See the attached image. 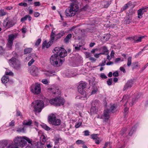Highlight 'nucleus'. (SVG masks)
I'll return each mask as SVG.
<instances>
[{
	"label": "nucleus",
	"mask_w": 148,
	"mask_h": 148,
	"mask_svg": "<svg viewBox=\"0 0 148 148\" xmlns=\"http://www.w3.org/2000/svg\"><path fill=\"white\" fill-rule=\"evenodd\" d=\"M15 145L20 146L21 147H24L27 144V142L32 145V140L27 137L25 136H17L13 140Z\"/></svg>",
	"instance_id": "f257e3e1"
},
{
	"label": "nucleus",
	"mask_w": 148,
	"mask_h": 148,
	"mask_svg": "<svg viewBox=\"0 0 148 148\" xmlns=\"http://www.w3.org/2000/svg\"><path fill=\"white\" fill-rule=\"evenodd\" d=\"M50 62L51 64L55 67H59L61 66L64 62V60L61 59L60 56L57 55L56 54L51 56Z\"/></svg>",
	"instance_id": "f03ea898"
},
{
	"label": "nucleus",
	"mask_w": 148,
	"mask_h": 148,
	"mask_svg": "<svg viewBox=\"0 0 148 148\" xmlns=\"http://www.w3.org/2000/svg\"><path fill=\"white\" fill-rule=\"evenodd\" d=\"M79 9L78 5L75 3H72L70 5L69 9H66L65 13L67 16H74Z\"/></svg>",
	"instance_id": "7ed1b4c3"
},
{
	"label": "nucleus",
	"mask_w": 148,
	"mask_h": 148,
	"mask_svg": "<svg viewBox=\"0 0 148 148\" xmlns=\"http://www.w3.org/2000/svg\"><path fill=\"white\" fill-rule=\"evenodd\" d=\"M48 121L50 123L56 126H58L61 123V120L56 118V115L54 114H51L49 116Z\"/></svg>",
	"instance_id": "20e7f679"
},
{
	"label": "nucleus",
	"mask_w": 148,
	"mask_h": 148,
	"mask_svg": "<svg viewBox=\"0 0 148 148\" xmlns=\"http://www.w3.org/2000/svg\"><path fill=\"white\" fill-rule=\"evenodd\" d=\"M50 103L56 106L63 105L65 102L64 99L61 97H56L50 99L49 101Z\"/></svg>",
	"instance_id": "39448f33"
},
{
	"label": "nucleus",
	"mask_w": 148,
	"mask_h": 148,
	"mask_svg": "<svg viewBox=\"0 0 148 148\" xmlns=\"http://www.w3.org/2000/svg\"><path fill=\"white\" fill-rule=\"evenodd\" d=\"M32 106H33L34 109L36 112H40L43 108L44 104L43 102L41 100H36L33 102Z\"/></svg>",
	"instance_id": "423d86ee"
},
{
	"label": "nucleus",
	"mask_w": 148,
	"mask_h": 148,
	"mask_svg": "<svg viewBox=\"0 0 148 148\" xmlns=\"http://www.w3.org/2000/svg\"><path fill=\"white\" fill-rule=\"evenodd\" d=\"M53 52L54 53L56 54L59 56L60 59L61 58L67 56L66 51L64 48L61 47H55L54 49Z\"/></svg>",
	"instance_id": "0eeeda50"
},
{
	"label": "nucleus",
	"mask_w": 148,
	"mask_h": 148,
	"mask_svg": "<svg viewBox=\"0 0 148 148\" xmlns=\"http://www.w3.org/2000/svg\"><path fill=\"white\" fill-rule=\"evenodd\" d=\"M9 63L12 67L16 70L19 69L21 68L20 61L14 57H12L9 60Z\"/></svg>",
	"instance_id": "6e6552de"
},
{
	"label": "nucleus",
	"mask_w": 148,
	"mask_h": 148,
	"mask_svg": "<svg viewBox=\"0 0 148 148\" xmlns=\"http://www.w3.org/2000/svg\"><path fill=\"white\" fill-rule=\"evenodd\" d=\"M18 35V33L14 34H11L8 36V43L7 47L9 50L11 49L13 45V41L14 39L16 38Z\"/></svg>",
	"instance_id": "1a4fd4ad"
},
{
	"label": "nucleus",
	"mask_w": 148,
	"mask_h": 148,
	"mask_svg": "<svg viewBox=\"0 0 148 148\" xmlns=\"http://www.w3.org/2000/svg\"><path fill=\"white\" fill-rule=\"evenodd\" d=\"M31 91L34 95H38L41 92L40 85V84H36L35 85H33L30 88Z\"/></svg>",
	"instance_id": "9d476101"
},
{
	"label": "nucleus",
	"mask_w": 148,
	"mask_h": 148,
	"mask_svg": "<svg viewBox=\"0 0 148 148\" xmlns=\"http://www.w3.org/2000/svg\"><path fill=\"white\" fill-rule=\"evenodd\" d=\"M29 71L31 74L33 76H38L39 71L37 67L33 65L29 69Z\"/></svg>",
	"instance_id": "9b49d317"
},
{
	"label": "nucleus",
	"mask_w": 148,
	"mask_h": 148,
	"mask_svg": "<svg viewBox=\"0 0 148 148\" xmlns=\"http://www.w3.org/2000/svg\"><path fill=\"white\" fill-rule=\"evenodd\" d=\"M110 116V110L109 109L104 110L103 113L100 117L99 116V118L102 119L104 122H108Z\"/></svg>",
	"instance_id": "f8f14e48"
},
{
	"label": "nucleus",
	"mask_w": 148,
	"mask_h": 148,
	"mask_svg": "<svg viewBox=\"0 0 148 148\" xmlns=\"http://www.w3.org/2000/svg\"><path fill=\"white\" fill-rule=\"evenodd\" d=\"M3 25L4 27L8 29L13 26L14 24L12 20L8 18L4 20Z\"/></svg>",
	"instance_id": "ddd939ff"
},
{
	"label": "nucleus",
	"mask_w": 148,
	"mask_h": 148,
	"mask_svg": "<svg viewBox=\"0 0 148 148\" xmlns=\"http://www.w3.org/2000/svg\"><path fill=\"white\" fill-rule=\"evenodd\" d=\"M12 141L8 140H0V148H5Z\"/></svg>",
	"instance_id": "4468645a"
},
{
	"label": "nucleus",
	"mask_w": 148,
	"mask_h": 148,
	"mask_svg": "<svg viewBox=\"0 0 148 148\" xmlns=\"http://www.w3.org/2000/svg\"><path fill=\"white\" fill-rule=\"evenodd\" d=\"M55 35V32H54L53 30H52L50 36V40L48 43L47 42V48L49 47L53 43L54 40Z\"/></svg>",
	"instance_id": "2eb2a0df"
},
{
	"label": "nucleus",
	"mask_w": 148,
	"mask_h": 148,
	"mask_svg": "<svg viewBox=\"0 0 148 148\" xmlns=\"http://www.w3.org/2000/svg\"><path fill=\"white\" fill-rule=\"evenodd\" d=\"M55 35V32H54L53 30H52L50 36V40L48 43L47 42V48L49 47L53 43L54 40Z\"/></svg>",
	"instance_id": "dca6fc26"
},
{
	"label": "nucleus",
	"mask_w": 148,
	"mask_h": 148,
	"mask_svg": "<svg viewBox=\"0 0 148 148\" xmlns=\"http://www.w3.org/2000/svg\"><path fill=\"white\" fill-rule=\"evenodd\" d=\"M134 83V82L133 80H128L125 86L123 89V90H126L128 88L131 87Z\"/></svg>",
	"instance_id": "f3484780"
},
{
	"label": "nucleus",
	"mask_w": 148,
	"mask_h": 148,
	"mask_svg": "<svg viewBox=\"0 0 148 148\" xmlns=\"http://www.w3.org/2000/svg\"><path fill=\"white\" fill-rule=\"evenodd\" d=\"M148 8V7L146 8H142L138 11V17L139 18H141L142 17V15L144 12H146L147 11V8Z\"/></svg>",
	"instance_id": "a211bd4d"
},
{
	"label": "nucleus",
	"mask_w": 148,
	"mask_h": 148,
	"mask_svg": "<svg viewBox=\"0 0 148 148\" xmlns=\"http://www.w3.org/2000/svg\"><path fill=\"white\" fill-rule=\"evenodd\" d=\"M132 19V15L130 14H128V16H127L124 21V23L125 24H129L130 22Z\"/></svg>",
	"instance_id": "6ab92c4d"
},
{
	"label": "nucleus",
	"mask_w": 148,
	"mask_h": 148,
	"mask_svg": "<svg viewBox=\"0 0 148 148\" xmlns=\"http://www.w3.org/2000/svg\"><path fill=\"white\" fill-rule=\"evenodd\" d=\"M110 3H111L110 1H103L101 2V5L102 7L106 8H107L109 6Z\"/></svg>",
	"instance_id": "aec40b11"
},
{
	"label": "nucleus",
	"mask_w": 148,
	"mask_h": 148,
	"mask_svg": "<svg viewBox=\"0 0 148 148\" xmlns=\"http://www.w3.org/2000/svg\"><path fill=\"white\" fill-rule=\"evenodd\" d=\"M32 123V121L30 119L25 120L23 122V125H24L30 126Z\"/></svg>",
	"instance_id": "412c9836"
},
{
	"label": "nucleus",
	"mask_w": 148,
	"mask_h": 148,
	"mask_svg": "<svg viewBox=\"0 0 148 148\" xmlns=\"http://www.w3.org/2000/svg\"><path fill=\"white\" fill-rule=\"evenodd\" d=\"M9 77L8 76H4L1 79L2 82L3 83H6L9 81Z\"/></svg>",
	"instance_id": "4be33fe9"
},
{
	"label": "nucleus",
	"mask_w": 148,
	"mask_h": 148,
	"mask_svg": "<svg viewBox=\"0 0 148 148\" xmlns=\"http://www.w3.org/2000/svg\"><path fill=\"white\" fill-rule=\"evenodd\" d=\"M144 38V36L137 37L134 36V40L135 41V42H140L141 41V40Z\"/></svg>",
	"instance_id": "5701e85b"
},
{
	"label": "nucleus",
	"mask_w": 148,
	"mask_h": 148,
	"mask_svg": "<svg viewBox=\"0 0 148 148\" xmlns=\"http://www.w3.org/2000/svg\"><path fill=\"white\" fill-rule=\"evenodd\" d=\"M54 73H55L54 71H45L44 73V74L47 76H52L54 75Z\"/></svg>",
	"instance_id": "b1692460"
},
{
	"label": "nucleus",
	"mask_w": 148,
	"mask_h": 148,
	"mask_svg": "<svg viewBox=\"0 0 148 148\" xmlns=\"http://www.w3.org/2000/svg\"><path fill=\"white\" fill-rule=\"evenodd\" d=\"M72 37V35L71 34H69L68 35L66 38L64 39V41L66 43H68L69 41L70 38H71Z\"/></svg>",
	"instance_id": "393cba45"
},
{
	"label": "nucleus",
	"mask_w": 148,
	"mask_h": 148,
	"mask_svg": "<svg viewBox=\"0 0 148 148\" xmlns=\"http://www.w3.org/2000/svg\"><path fill=\"white\" fill-rule=\"evenodd\" d=\"M86 85L87 83H81L79 84L78 87L79 88H82L84 89L86 88Z\"/></svg>",
	"instance_id": "a878e982"
},
{
	"label": "nucleus",
	"mask_w": 148,
	"mask_h": 148,
	"mask_svg": "<svg viewBox=\"0 0 148 148\" xmlns=\"http://www.w3.org/2000/svg\"><path fill=\"white\" fill-rule=\"evenodd\" d=\"M11 142L5 147V148H18V146L15 145L13 144H11Z\"/></svg>",
	"instance_id": "bb28decb"
},
{
	"label": "nucleus",
	"mask_w": 148,
	"mask_h": 148,
	"mask_svg": "<svg viewBox=\"0 0 148 148\" xmlns=\"http://www.w3.org/2000/svg\"><path fill=\"white\" fill-rule=\"evenodd\" d=\"M132 59V58L131 57L129 56L128 58L127 66L128 67H130L131 64Z\"/></svg>",
	"instance_id": "cd10ccee"
},
{
	"label": "nucleus",
	"mask_w": 148,
	"mask_h": 148,
	"mask_svg": "<svg viewBox=\"0 0 148 148\" xmlns=\"http://www.w3.org/2000/svg\"><path fill=\"white\" fill-rule=\"evenodd\" d=\"M32 49L30 48H27L25 49L24 50V53L27 54L31 52L32 51Z\"/></svg>",
	"instance_id": "c85d7f7f"
},
{
	"label": "nucleus",
	"mask_w": 148,
	"mask_h": 148,
	"mask_svg": "<svg viewBox=\"0 0 148 148\" xmlns=\"http://www.w3.org/2000/svg\"><path fill=\"white\" fill-rule=\"evenodd\" d=\"M90 112L92 114H94L96 112V109L95 107H92L90 110Z\"/></svg>",
	"instance_id": "c756f323"
},
{
	"label": "nucleus",
	"mask_w": 148,
	"mask_h": 148,
	"mask_svg": "<svg viewBox=\"0 0 148 148\" xmlns=\"http://www.w3.org/2000/svg\"><path fill=\"white\" fill-rule=\"evenodd\" d=\"M78 91L79 93L83 95L85 93V91L84 89L81 88H79L78 87Z\"/></svg>",
	"instance_id": "7c9ffc66"
},
{
	"label": "nucleus",
	"mask_w": 148,
	"mask_h": 148,
	"mask_svg": "<svg viewBox=\"0 0 148 148\" xmlns=\"http://www.w3.org/2000/svg\"><path fill=\"white\" fill-rule=\"evenodd\" d=\"M51 92L53 94H58V90L57 88H53L51 89Z\"/></svg>",
	"instance_id": "2f4dec72"
},
{
	"label": "nucleus",
	"mask_w": 148,
	"mask_h": 148,
	"mask_svg": "<svg viewBox=\"0 0 148 148\" xmlns=\"http://www.w3.org/2000/svg\"><path fill=\"white\" fill-rule=\"evenodd\" d=\"M136 125H135L131 129L130 132L129 133V134L130 135H131L133 133V132H134L136 130Z\"/></svg>",
	"instance_id": "473e14b6"
},
{
	"label": "nucleus",
	"mask_w": 148,
	"mask_h": 148,
	"mask_svg": "<svg viewBox=\"0 0 148 148\" xmlns=\"http://www.w3.org/2000/svg\"><path fill=\"white\" fill-rule=\"evenodd\" d=\"M42 126V128L47 131H49L51 130L50 128L49 127L45 124L43 125Z\"/></svg>",
	"instance_id": "72a5a7b5"
},
{
	"label": "nucleus",
	"mask_w": 148,
	"mask_h": 148,
	"mask_svg": "<svg viewBox=\"0 0 148 148\" xmlns=\"http://www.w3.org/2000/svg\"><path fill=\"white\" fill-rule=\"evenodd\" d=\"M116 108V107L114 105H113L111 106L110 108V109H109L110 110V112H115V110Z\"/></svg>",
	"instance_id": "f704fd0d"
},
{
	"label": "nucleus",
	"mask_w": 148,
	"mask_h": 148,
	"mask_svg": "<svg viewBox=\"0 0 148 148\" xmlns=\"http://www.w3.org/2000/svg\"><path fill=\"white\" fill-rule=\"evenodd\" d=\"M40 140L44 143H45L46 140V137L43 135L41 136L40 137Z\"/></svg>",
	"instance_id": "c9c22d12"
},
{
	"label": "nucleus",
	"mask_w": 148,
	"mask_h": 148,
	"mask_svg": "<svg viewBox=\"0 0 148 148\" xmlns=\"http://www.w3.org/2000/svg\"><path fill=\"white\" fill-rule=\"evenodd\" d=\"M102 49L103 51V52L102 53H104L103 54L106 53H108V50L106 46H103L102 47Z\"/></svg>",
	"instance_id": "e433bc0d"
},
{
	"label": "nucleus",
	"mask_w": 148,
	"mask_h": 148,
	"mask_svg": "<svg viewBox=\"0 0 148 148\" xmlns=\"http://www.w3.org/2000/svg\"><path fill=\"white\" fill-rule=\"evenodd\" d=\"M91 136L92 138L95 140L99 138L98 134H92Z\"/></svg>",
	"instance_id": "4c0bfd02"
},
{
	"label": "nucleus",
	"mask_w": 148,
	"mask_h": 148,
	"mask_svg": "<svg viewBox=\"0 0 148 148\" xmlns=\"http://www.w3.org/2000/svg\"><path fill=\"white\" fill-rule=\"evenodd\" d=\"M76 143L77 144L79 145L80 144H83L84 143L83 140H78L76 142Z\"/></svg>",
	"instance_id": "58836bf2"
},
{
	"label": "nucleus",
	"mask_w": 148,
	"mask_h": 148,
	"mask_svg": "<svg viewBox=\"0 0 148 148\" xmlns=\"http://www.w3.org/2000/svg\"><path fill=\"white\" fill-rule=\"evenodd\" d=\"M128 4H125V5L121 9V11L122 12L127 9L128 7Z\"/></svg>",
	"instance_id": "ea45409f"
},
{
	"label": "nucleus",
	"mask_w": 148,
	"mask_h": 148,
	"mask_svg": "<svg viewBox=\"0 0 148 148\" xmlns=\"http://www.w3.org/2000/svg\"><path fill=\"white\" fill-rule=\"evenodd\" d=\"M5 74L6 75H13V73L11 71L9 72H8V70H7L5 72Z\"/></svg>",
	"instance_id": "a19ab883"
},
{
	"label": "nucleus",
	"mask_w": 148,
	"mask_h": 148,
	"mask_svg": "<svg viewBox=\"0 0 148 148\" xmlns=\"http://www.w3.org/2000/svg\"><path fill=\"white\" fill-rule=\"evenodd\" d=\"M101 140L100 138L99 137L96 139L95 140V143H96L99 144L100 142L101 141Z\"/></svg>",
	"instance_id": "79ce46f5"
},
{
	"label": "nucleus",
	"mask_w": 148,
	"mask_h": 148,
	"mask_svg": "<svg viewBox=\"0 0 148 148\" xmlns=\"http://www.w3.org/2000/svg\"><path fill=\"white\" fill-rule=\"evenodd\" d=\"M41 41V40L40 38L38 39L36 42L35 45L36 46L38 45L40 43Z\"/></svg>",
	"instance_id": "37998d69"
},
{
	"label": "nucleus",
	"mask_w": 148,
	"mask_h": 148,
	"mask_svg": "<svg viewBox=\"0 0 148 148\" xmlns=\"http://www.w3.org/2000/svg\"><path fill=\"white\" fill-rule=\"evenodd\" d=\"M28 15H26L24 17L21 18V21L23 22L24 21L26 20L27 18H28Z\"/></svg>",
	"instance_id": "c03bdc74"
},
{
	"label": "nucleus",
	"mask_w": 148,
	"mask_h": 148,
	"mask_svg": "<svg viewBox=\"0 0 148 148\" xmlns=\"http://www.w3.org/2000/svg\"><path fill=\"white\" fill-rule=\"evenodd\" d=\"M82 123L81 122H77L76 125H75V127L76 128H78L79 127V126L81 125L82 124Z\"/></svg>",
	"instance_id": "a18cd8bd"
},
{
	"label": "nucleus",
	"mask_w": 148,
	"mask_h": 148,
	"mask_svg": "<svg viewBox=\"0 0 148 148\" xmlns=\"http://www.w3.org/2000/svg\"><path fill=\"white\" fill-rule=\"evenodd\" d=\"M35 60L33 59H32L28 63V65L29 66H31L34 62Z\"/></svg>",
	"instance_id": "49530a36"
},
{
	"label": "nucleus",
	"mask_w": 148,
	"mask_h": 148,
	"mask_svg": "<svg viewBox=\"0 0 148 148\" xmlns=\"http://www.w3.org/2000/svg\"><path fill=\"white\" fill-rule=\"evenodd\" d=\"M16 132H24V129L23 128H19L18 129L16 130Z\"/></svg>",
	"instance_id": "de8ad7c7"
},
{
	"label": "nucleus",
	"mask_w": 148,
	"mask_h": 148,
	"mask_svg": "<svg viewBox=\"0 0 148 148\" xmlns=\"http://www.w3.org/2000/svg\"><path fill=\"white\" fill-rule=\"evenodd\" d=\"M18 5L20 6H23L25 7H27V4L25 3H21L18 4Z\"/></svg>",
	"instance_id": "09e8293b"
},
{
	"label": "nucleus",
	"mask_w": 148,
	"mask_h": 148,
	"mask_svg": "<svg viewBox=\"0 0 148 148\" xmlns=\"http://www.w3.org/2000/svg\"><path fill=\"white\" fill-rule=\"evenodd\" d=\"M104 53H96L94 54V57L97 58H99V56L101 54H103Z\"/></svg>",
	"instance_id": "8fccbe9b"
},
{
	"label": "nucleus",
	"mask_w": 148,
	"mask_h": 148,
	"mask_svg": "<svg viewBox=\"0 0 148 148\" xmlns=\"http://www.w3.org/2000/svg\"><path fill=\"white\" fill-rule=\"evenodd\" d=\"M61 140V139L60 138H55V143H59Z\"/></svg>",
	"instance_id": "3c124183"
},
{
	"label": "nucleus",
	"mask_w": 148,
	"mask_h": 148,
	"mask_svg": "<svg viewBox=\"0 0 148 148\" xmlns=\"http://www.w3.org/2000/svg\"><path fill=\"white\" fill-rule=\"evenodd\" d=\"M112 78L109 79L107 81V83L108 85H110L112 84Z\"/></svg>",
	"instance_id": "603ef678"
},
{
	"label": "nucleus",
	"mask_w": 148,
	"mask_h": 148,
	"mask_svg": "<svg viewBox=\"0 0 148 148\" xmlns=\"http://www.w3.org/2000/svg\"><path fill=\"white\" fill-rule=\"evenodd\" d=\"M145 48V47H144V48H143V49H142L141 51H140L139 52H138V53H137V54L135 56V57L136 58L138 57L139 55H141V53H142L143 52V51L144 49Z\"/></svg>",
	"instance_id": "864d4df0"
},
{
	"label": "nucleus",
	"mask_w": 148,
	"mask_h": 148,
	"mask_svg": "<svg viewBox=\"0 0 148 148\" xmlns=\"http://www.w3.org/2000/svg\"><path fill=\"white\" fill-rule=\"evenodd\" d=\"M6 12L3 10H1L0 11V16H2L6 14Z\"/></svg>",
	"instance_id": "5fc2aeb1"
},
{
	"label": "nucleus",
	"mask_w": 148,
	"mask_h": 148,
	"mask_svg": "<svg viewBox=\"0 0 148 148\" xmlns=\"http://www.w3.org/2000/svg\"><path fill=\"white\" fill-rule=\"evenodd\" d=\"M113 75L114 77H117L119 76V73L117 71H116L113 74Z\"/></svg>",
	"instance_id": "6e6d98bb"
},
{
	"label": "nucleus",
	"mask_w": 148,
	"mask_h": 148,
	"mask_svg": "<svg viewBox=\"0 0 148 148\" xmlns=\"http://www.w3.org/2000/svg\"><path fill=\"white\" fill-rule=\"evenodd\" d=\"M42 82L44 84H47L48 83L47 80L46 79H43L42 80Z\"/></svg>",
	"instance_id": "4d7b16f0"
},
{
	"label": "nucleus",
	"mask_w": 148,
	"mask_h": 148,
	"mask_svg": "<svg viewBox=\"0 0 148 148\" xmlns=\"http://www.w3.org/2000/svg\"><path fill=\"white\" fill-rule=\"evenodd\" d=\"M47 42L46 40L44 41L42 44V47L44 48V47L47 48Z\"/></svg>",
	"instance_id": "13d9d810"
},
{
	"label": "nucleus",
	"mask_w": 148,
	"mask_h": 148,
	"mask_svg": "<svg viewBox=\"0 0 148 148\" xmlns=\"http://www.w3.org/2000/svg\"><path fill=\"white\" fill-rule=\"evenodd\" d=\"M85 55H86V58H89L91 56V54L90 53H88V52H86L85 53Z\"/></svg>",
	"instance_id": "bf43d9fd"
},
{
	"label": "nucleus",
	"mask_w": 148,
	"mask_h": 148,
	"mask_svg": "<svg viewBox=\"0 0 148 148\" xmlns=\"http://www.w3.org/2000/svg\"><path fill=\"white\" fill-rule=\"evenodd\" d=\"M82 47L81 45H79L78 46L75 47V50L76 51H78L80 49V48Z\"/></svg>",
	"instance_id": "052dcab7"
},
{
	"label": "nucleus",
	"mask_w": 148,
	"mask_h": 148,
	"mask_svg": "<svg viewBox=\"0 0 148 148\" xmlns=\"http://www.w3.org/2000/svg\"><path fill=\"white\" fill-rule=\"evenodd\" d=\"M4 50L1 46H0V54L3 53L4 52Z\"/></svg>",
	"instance_id": "680f3d73"
},
{
	"label": "nucleus",
	"mask_w": 148,
	"mask_h": 148,
	"mask_svg": "<svg viewBox=\"0 0 148 148\" xmlns=\"http://www.w3.org/2000/svg\"><path fill=\"white\" fill-rule=\"evenodd\" d=\"M13 8V7L11 6H7L5 7V9L8 10H10Z\"/></svg>",
	"instance_id": "e2e57ef3"
},
{
	"label": "nucleus",
	"mask_w": 148,
	"mask_h": 148,
	"mask_svg": "<svg viewBox=\"0 0 148 148\" xmlns=\"http://www.w3.org/2000/svg\"><path fill=\"white\" fill-rule=\"evenodd\" d=\"M34 4L35 6H39L40 5V2L38 1L34 2Z\"/></svg>",
	"instance_id": "0e129e2a"
},
{
	"label": "nucleus",
	"mask_w": 148,
	"mask_h": 148,
	"mask_svg": "<svg viewBox=\"0 0 148 148\" xmlns=\"http://www.w3.org/2000/svg\"><path fill=\"white\" fill-rule=\"evenodd\" d=\"M84 135L85 136H88L89 135V132L88 130H86L84 131Z\"/></svg>",
	"instance_id": "69168bd1"
},
{
	"label": "nucleus",
	"mask_w": 148,
	"mask_h": 148,
	"mask_svg": "<svg viewBox=\"0 0 148 148\" xmlns=\"http://www.w3.org/2000/svg\"><path fill=\"white\" fill-rule=\"evenodd\" d=\"M89 60L90 61H92L94 62H95L96 60V59H95L93 57H90L89 58Z\"/></svg>",
	"instance_id": "338daca9"
},
{
	"label": "nucleus",
	"mask_w": 148,
	"mask_h": 148,
	"mask_svg": "<svg viewBox=\"0 0 148 148\" xmlns=\"http://www.w3.org/2000/svg\"><path fill=\"white\" fill-rule=\"evenodd\" d=\"M34 16L35 17H38L40 15V14L38 12H36L34 14Z\"/></svg>",
	"instance_id": "774afa93"
}]
</instances>
